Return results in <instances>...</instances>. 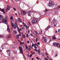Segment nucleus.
Returning a JSON list of instances; mask_svg holds the SVG:
<instances>
[{
  "label": "nucleus",
  "instance_id": "60",
  "mask_svg": "<svg viewBox=\"0 0 60 60\" xmlns=\"http://www.w3.org/2000/svg\"><path fill=\"white\" fill-rule=\"evenodd\" d=\"M57 30H56V33H57Z\"/></svg>",
  "mask_w": 60,
  "mask_h": 60
},
{
  "label": "nucleus",
  "instance_id": "63",
  "mask_svg": "<svg viewBox=\"0 0 60 60\" xmlns=\"http://www.w3.org/2000/svg\"><path fill=\"white\" fill-rule=\"evenodd\" d=\"M25 46L26 47L27 46V45H25Z\"/></svg>",
  "mask_w": 60,
  "mask_h": 60
},
{
  "label": "nucleus",
  "instance_id": "19",
  "mask_svg": "<svg viewBox=\"0 0 60 60\" xmlns=\"http://www.w3.org/2000/svg\"><path fill=\"white\" fill-rule=\"evenodd\" d=\"M20 44H21V45H22V44H25V43L23 42L22 43V42L21 41L20 42Z\"/></svg>",
  "mask_w": 60,
  "mask_h": 60
},
{
  "label": "nucleus",
  "instance_id": "28",
  "mask_svg": "<svg viewBox=\"0 0 60 60\" xmlns=\"http://www.w3.org/2000/svg\"><path fill=\"white\" fill-rule=\"evenodd\" d=\"M58 9H60V6H58L57 7V8H56V9L57 10Z\"/></svg>",
  "mask_w": 60,
  "mask_h": 60
},
{
  "label": "nucleus",
  "instance_id": "50",
  "mask_svg": "<svg viewBox=\"0 0 60 60\" xmlns=\"http://www.w3.org/2000/svg\"><path fill=\"white\" fill-rule=\"evenodd\" d=\"M27 43H29V41H27Z\"/></svg>",
  "mask_w": 60,
  "mask_h": 60
},
{
  "label": "nucleus",
  "instance_id": "16",
  "mask_svg": "<svg viewBox=\"0 0 60 60\" xmlns=\"http://www.w3.org/2000/svg\"><path fill=\"white\" fill-rule=\"evenodd\" d=\"M33 33L36 36H37V32L34 31L33 32Z\"/></svg>",
  "mask_w": 60,
  "mask_h": 60
},
{
  "label": "nucleus",
  "instance_id": "5",
  "mask_svg": "<svg viewBox=\"0 0 60 60\" xmlns=\"http://www.w3.org/2000/svg\"><path fill=\"white\" fill-rule=\"evenodd\" d=\"M26 11H21V14L22 15H25V14H26Z\"/></svg>",
  "mask_w": 60,
  "mask_h": 60
},
{
  "label": "nucleus",
  "instance_id": "30",
  "mask_svg": "<svg viewBox=\"0 0 60 60\" xmlns=\"http://www.w3.org/2000/svg\"><path fill=\"white\" fill-rule=\"evenodd\" d=\"M18 29L19 30V31H22V29H21V28L19 29V28H18Z\"/></svg>",
  "mask_w": 60,
  "mask_h": 60
},
{
  "label": "nucleus",
  "instance_id": "15",
  "mask_svg": "<svg viewBox=\"0 0 60 60\" xmlns=\"http://www.w3.org/2000/svg\"><path fill=\"white\" fill-rule=\"evenodd\" d=\"M18 20L19 22H20V23H21V22H22V20H21V19H20L19 18H18Z\"/></svg>",
  "mask_w": 60,
  "mask_h": 60
},
{
  "label": "nucleus",
  "instance_id": "22",
  "mask_svg": "<svg viewBox=\"0 0 60 60\" xmlns=\"http://www.w3.org/2000/svg\"><path fill=\"white\" fill-rule=\"evenodd\" d=\"M11 35H9L8 36V38H11Z\"/></svg>",
  "mask_w": 60,
  "mask_h": 60
},
{
  "label": "nucleus",
  "instance_id": "34",
  "mask_svg": "<svg viewBox=\"0 0 60 60\" xmlns=\"http://www.w3.org/2000/svg\"><path fill=\"white\" fill-rule=\"evenodd\" d=\"M36 42H38V38H36Z\"/></svg>",
  "mask_w": 60,
  "mask_h": 60
},
{
  "label": "nucleus",
  "instance_id": "4",
  "mask_svg": "<svg viewBox=\"0 0 60 60\" xmlns=\"http://www.w3.org/2000/svg\"><path fill=\"white\" fill-rule=\"evenodd\" d=\"M11 23L12 24L11 25L13 27H14V28H15V29H16V28H17V27L18 26L17 25H16V26L15 25H13V23H12V21H11Z\"/></svg>",
  "mask_w": 60,
  "mask_h": 60
},
{
  "label": "nucleus",
  "instance_id": "27",
  "mask_svg": "<svg viewBox=\"0 0 60 60\" xmlns=\"http://www.w3.org/2000/svg\"><path fill=\"white\" fill-rule=\"evenodd\" d=\"M2 19V22H3V23H4V19Z\"/></svg>",
  "mask_w": 60,
  "mask_h": 60
},
{
  "label": "nucleus",
  "instance_id": "48",
  "mask_svg": "<svg viewBox=\"0 0 60 60\" xmlns=\"http://www.w3.org/2000/svg\"><path fill=\"white\" fill-rule=\"evenodd\" d=\"M36 58L38 60H39V58H38V57H36Z\"/></svg>",
  "mask_w": 60,
  "mask_h": 60
},
{
  "label": "nucleus",
  "instance_id": "31",
  "mask_svg": "<svg viewBox=\"0 0 60 60\" xmlns=\"http://www.w3.org/2000/svg\"><path fill=\"white\" fill-rule=\"evenodd\" d=\"M16 2H19V1H20L21 0H15Z\"/></svg>",
  "mask_w": 60,
  "mask_h": 60
},
{
  "label": "nucleus",
  "instance_id": "36",
  "mask_svg": "<svg viewBox=\"0 0 60 60\" xmlns=\"http://www.w3.org/2000/svg\"><path fill=\"white\" fill-rule=\"evenodd\" d=\"M34 48H35V49H37L38 48L37 47H36L35 46H34Z\"/></svg>",
  "mask_w": 60,
  "mask_h": 60
},
{
  "label": "nucleus",
  "instance_id": "14",
  "mask_svg": "<svg viewBox=\"0 0 60 60\" xmlns=\"http://www.w3.org/2000/svg\"><path fill=\"white\" fill-rule=\"evenodd\" d=\"M57 47H58V48H60V45L59 43H58L57 44L56 46Z\"/></svg>",
  "mask_w": 60,
  "mask_h": 60
},
{
  "label": "nucleus",
  "instance_id": "51",
  "mask_svg": "<svg viewBox=\"0 0 60 60\" xmlns=\"http://www.w3.org/2000/svg\"><path fill=\"white\" fill-rule=\"evenodd\" d=\"M13 9H14V10L15 11H16V9L14 8H13Z\"/></svg>",
  "mask_w": 60,
  "mask_h": 60
},
{
  "label": "nucleus",
  "instance_id": "37",
  "mask_svg": "<svg viewBox=\"0 0 60 60\" xmlns=\"http://www.w3.org/2000/svg\"><path fill=\"white\" fill-rule=\"evenodd\" d=\"M34 50L35 51H36V52H38V50L36 49H34Z\"/></svg>",
  "mask_w": 60,
  "mask_h": 60
},
{
  "label": "nucleus",
  "instance_id": "7",
  "mask_svg": "<svg viewBox=\"0 0 60 60\" xmlns=\"http://www.w3.org/2000/svg\"><path fill=\"white\" fill-rule=\"evenodd\" d=\"M52 22L55 26H56V25H57V22L55 21H53Z\"/></svg>",
  "mask_w": 60,
  "mask_h": 60
},
{
  "label": "nucleus",
  "instance_id": "43",
  "mask_svg": "<svg viewBox=\"0 0 60 60\" xmlns=\"http://www.w3.org/2000/svg\"><path fill=\"white\" fill-rule=\"evenodd\" d=\"M32 46L33 47H34V43H32Z\"/></svg>",
  "mask_w": 60,
  "mask_h": 60
},
{
  "label": "nucleus",
  "instance_id": "9",
  "mask_svg": "<svg viewBox=\"0 0 60 60\" xmlns=\"http://www.w3.org/2000/svg\"><path fill=\"white\" fill-rule=\"evenodd\" d=\"M4 16L1 15H0V19H4Z\"/></svg>",
  "mask_w": 60,
  "mask_h": 60
},
{
  "label": "nucleus",
  "instance_id": "38",
  "mask_svg": "<svg viewBox=\"0 0 60 60\" xmlns=\"http://www.w3.org/2000/svg\"><path fill=\"white\" fill-rule=\"evenodd\" d=\"M16 38L17 39H18V40H19V37H18L17 36L16 37Z\"/></svg>",
  "mask_w": 60,
  "mask_h": 60
},
{
  "label": "nucleus",
  "instance_id": "13",
  "mask_svg": "<svg viewBox=\"0 0 60 60\" xmlns=\"http://www.w3.org/2000/svg\"><path fill=\"white\" fill-rule=\"evenodd\" d=\"M0 10H1V11L4 13H5V11H4V9H2L0 8Z\"/></svg>",
  "mask_w": 60,
  "mask_h": 60
},
{
  "label": "nucleus",
  "instance_id": "35",
  "mask_svg": "<svg viewBox=\"0 0 60 60\" xmlns=\"http://www.w3.org/2000/svg\"><path fill=\"white\" fill-rule=\"evenodd\" d=\"M4 20V21L5 22H7V19H5Z\"/></svg>",
  "mask_w": 60,
  "mask_h": 60
},
{
  "label": "nucleus",
  "instance_id": "54",
  "mask_svg": "<svg viewBox=\"0 0 60 60\" xmlns=\"http://www.w3.org/2000/svg\"><path fill=\"white\" fill-rule=\"evenodd\" d=\"M27 56H28V57H30V56H29V54H28L27 55Z\"/></svg>",
  "mask_w": 60,
  "mask_h": 60
},
{
  "label": "nucleus",
  "instance_id": "56",
  "mask_svg": "<svg viewBox=\"0 0 60 60\" xmlns=\"http://www.w3.org/2000/svg\"><path fill=\"white\" fill-rule=\"evenodd\" d=\"M45 11H49V10H47V9H46L45 10Z\"/></svg>",
  "mask_w": 60,
  "mask_h": 60
},
{
  "label": "nucleus",
  "instance_id": "18",
  "mask_svg": "<svg viewBox=\"0 0 60 60\" xmlns=\"http://www.w3.org/2000/svg\"><path fill=\"white\" fill-rule=\"evenodd\" d=\"M50 28V26H48L45 29L46 30H47L48 29H49V28Z\"/></svg>",
  "mask_w": 60,
  "mask_h": 60
},
{
  "label": "nucleus",
  "instance_id": "61",
  "mask_svg": "<svg viewBox=\"0 0 60 60\" xmlns=\"http://www.w3.org/2000/svg\"><path fill=\"white\" fill-rule=\"evenodd\" d=\"M14 59V58H12V60H13Z\"/></svg>",
  "mask_w": 60,
  "mask_h": 60
},
{
  "label": "nucleus",
  "instance_id": "12",
  "mask_svg": "<svg viewBox=\"0 0 60 60\" xmlns=\"http://www.w3.org/2000/svg\"><path fill=\"white\" fill-rule=\"evenodd\" d=\"M7 27H8V28H7V30H8V32L9 33H10V32H11V30H10V29H9L8 26Z\"/></svg>",
  "mask_w": 60,
  "mask_h": 60
},
{
  "label": "nucleus",
  "instance_id": "46",
  "mask_svg": "<svg viewBox=\"0 0 60 60\" xmlns=\"http://www.w3.org/2000/svg\"><path fill=\"white\" fill-rule=\"evenodd\" d=\"M30 35L31 36H33V34H30Z\"/></svg>",
  "mask_w": 60,
  "mask_h": 60
},
{
  "label": "nucleus",
  "instance_id": "40",
  "mask_svg": "<svg viewBox=\"0 0 60 60\" xmlns=\"http://www.w3.org/2000/svg\"><path fill=\"white\" fill-rule=\"evenodd\" d=\"M23 37L22 38H25V35H24L23 36Z\"/></svg>",
  "mask_w": 60,
  "mask_h": 60
},
{
  "label": "nucleus",
  "instance_id": "21",
  "mask_svg": "<svg viewBox=\"0 0 60 60\" xmlns=\"http://www.w3.org/2000/svg\"><path fill=\"white\" fill-rule=\"evenodd\" d=\"M14 52L15 54H17V51L15 50L14 51Z\"/></svg>",
  "mask_w": 60,
  "mask_h": 60
},
{
  "label": "nucleus",
  "instance_id": "17",
  "mask_svg": "<svg viewBox=\"0 0 60 60\" xmlns=\"http://www.w3.org/2000/svg\"><path fill=\"white\" fill-rule=\"evenodd\" d=\"M10 9L11 8L10 7V6H8L7 7V8L6 10L7 11H8L7 10H10Z\"/></svg>",
  "mask_w": 60,
  "mask_h": 60
},
{
  "label": "nucleus",
  "instance_id": "6",
  "mask_svg": "<svg viewBox=\"0 0 60 60\" xmlns=\"http://www.w3.org/2000/svg\"><path fill=\"white\" fill-rule=\"evenodd\" d=\"M19 49H20V50L21 52H20V53H21V54H22L23 53V49H22V48H21V47H19Z\"/></svg>",
  "mask_w": 60,
  "mask_h": 60
},
{
  "label": "nucleus",
  "instance_id": "29",
  "mask_svg": "<svg viewBox=\"0 0 60 60\" xmlns=\"http://www.w3.org/2000/svg\"><path fill=\"white\" fill-rule=\"evenodd\" d=\"M0 37L1 38H2V37H4V35L0 34Z\"/></svg>",
  "mask_w": 60,
  "mask_h": 60
},
{
  "label": "nucleus",
  "instance_id": "58",
  "mask_svg": "<svg viewBox=\"0 0 60 60\" xmlns=\"http://www.w3.org/2000/svg\"><path fill=\"white\" fill-rule=\"evenodd\" d=\"M28 49L29 50H31V49L30 48H28Z\"/></svg>",
  "mask_w": 60,
  "mask_h": 60
},
{
  "label": "nucleus",
  "instance_id": "55",
  "mask_svg": "<svg viewBox=\"0 0 60 60\" xmlns=\"http://www.w3.org/2000/svg\"><path fill=\"white\" fill-rule=\"evenodd\" d=\"M40 53V51L39 50L38 51V53Z\"/></svg>",
  "mask_w": 60,
  "mask_h": 60
},
{
  "label": "nucleus",
  "instance_id": "2",
  "mask_svg": "<svg viewBox=\"0 0 60 60\" xmlns=\"http://www.w3.org/2000/svg\"><path fill=\"white\" fill-rule=\"evenodd\" d=\"M38 19L36 18H35L33 19L32 20V23L34 24V23H37L38 22Z\"/></svg>",
  "mask_w": 60,
  "mask_h": 60
},
{
  "label": "nucleus",
  "instance_id": "3",
  "mask_svg": "<svg viewBox=\"0 0 60 60\" xmlns=\"http://www.w3.org/2000/svg\"><path fill=\"white\" fill-rule=\"evenodd\" d=\"M42 40L43 42L44 43H46L47 42V38L45 37H42Z\"/></svg>",
  "mask_w": 60,
  "mask_h": 60
},
{
  "label": "nucleus",
  "instance_id": "59",
  "mask_svg": "<svg viewBox=\"0 0 60 60\" xmlns=\"http://www.w3.org/2000/svg\"><path fill=\"white\" fill-rule=\"evenodd\" d=\"M2 50H1V49H0V52H2Z\"/></svg>",
  "mask_w": 60,
  "mask_h": 60
},
{
  "label": "nucleus",
  "instance_id": "23",
  "mask_svg": "<svg viewBox=\"0 0 60 60\" xmlns=\"http://www.w3.org/2000/svg\"><path fill=\"white\" fill-rule=\"evenodd\" d=\"M24 26L25 27H26V28H27V25L26 24V23H25L24 24Z\"/></svg>",
  "mask_w": 60,
  "mask_h": 60
},
{
  "label": "nucleus",
  "instance_id": "57",
  "mask_svg": "<svg viewBox=\"0 0 60 60\" xmlns=\"http://www.w3.org/2000/svg\"><path fill=\"white\" fill-rule=\"evenodd\" d=\"M38 45H40V42H38Z\"/></svg>",
  "mask_w": 60,
  "mask_h": 60
},
{
  "label": "nucleus",
  "instance_id": "11",
  "mask_svg": "<svg viewBox=\"0 0 60 60\" xmlns=\"http://www.w3.org/2000/svg\"><path fill=\"white\" fill-rule=\"evenodd\" d=\"M58 43L57 42H54L53 44V45L54 46H56V45Z\"/></svg>",
  "mask_w": 60,
  "mask_h": 60
},
{
  "label": "nucleus",
  "instance_id": "45",
  "mask_svg": "<svg viewBox=\"0 0 60 60\" xmlns=\"http://www.w3.org/2000/svg\"><path fill=\"white\" fill-rule=\"evenodd\" d=\"M26 49H28V47L27 46H26Z\"/></svg>",
  "mask_w": 60,
  "mask_h": 60
},
{
  "label": "nucleus",
  "instance_id": "8",
  "mask_svg": "<svg viewBox=\"0 0 60 60\" xmlns=\"http://www.w3.org/2000/svg\"><path fill=\"white\" fill-rule=\"evenodd\" d=\"M6 52H7L8 54V55L9 56H10V55L11 54V52H10V50H7L6 51Z\"/></svg>",
  "mask_w": 60,
  "mask_h": 60
},
{
  "label": "nucleus",
  "instance_id": "52",
  "mask_svg": "<svg viewBox=\"0 0 60 60\" xmlns=\"http://www.w3.org/2000/svg\"><path fill=\"white\" fill-rule=\"evenodd\" d=\"M57 55H58L57 54H56V55L55 56V57H56V56H57Z\"/></svg>",
  "mask_w": 60,
  "mask_h": 60
},
{
  "label": "nucleus",
  "instance_id": "1",
  "mask_svg": "<svg viewBox=\"0 0 60 60\" xmlns=\"http://www.w3.org/2000/svg\"><path fill=\"white\" fill-rule=\"evenodd\" d=\"M48 6L50 7V6H53L55 5V4L54 2H52V1H49V3L48 4Z\"/></svg>",
  "mask_w": 60,
  "mask_h": 60
},
{
  "label": "nucleus",
  "instance_id": "64",
  "mask_svg": "<svg viewBox=\"0 0 60 60\" xmlns=\"http://www.w3.org/2000/svg\"><path fill=\"white\" fill-rule=\"evenodd\" d=\"M28 32H30V30H28Z\"/></svg>",
  "mask_w": 60,
  "mask_h": 60
},
{
  "label": "nucleus",
  "instance_id": "42",
  "mask_svg": "<svg viewBox=\"0 0 60 60\" xmlns=\"http://www.w3.org/2000/svg\"><path fill=\"white\" fill-rule=\"evenodd\" d=\"M32 56H33V55L32 54H31L30 55V57H31Z\"/></svg>",
  "mask_w": 60,
  "mask_h": 60
},
{
  "label": "nucleus",
  "instance_id": "39",
  "mask_svg": "<svg viewBox=\"0 0 60 60\" xmlns=\"http://www.w3.org/2000/svg\"><path fill=\"white\" fill-rule=\"evenodd\" d=\"M45 59L46 60H48V58H46L45 57Z\"/></svg>",
  "mask_w": 60,
  "mask_h": 60
},
{
  "label": "nucleus",
  "instance_id": "24",
  "mask_svg": "<svg viewBox=\"0 0 60 60\" xmlns=\"http://www.w3.org/2000/svg\"><path fill=\"white\" fill-rule=\"evenodd\" d=\"M17 23H18V22L17 21H15V25H16V26H17Z\"/></svg>",
  "mask_w": 60,
  "mask_h": 60
},
{
  "label": "nucleus",
  "instance_id": "53",
  "mask_svg": "<svg viewBox=\"0 0 60 60\" xmlns=\"http://www.w3.org/2000/svg\"><path fill=\"white\" fill-rule=\"evenodd\" d=\"M45 54L47 56H48V54H47V53H45Z\"/></svg>",
  "mask_w": 60,
  "mask_h": 60
},
{
  "label": "nucleus",
  "instance_id": "10",
  "mask_svg": "<svg viewBox=\"0 0 60 60\" xmlns=\"http://www.w3.org/2000/svg\"><path fill=\"white\" fill-rule=\"evenodd\" d=\"M31 11H29L28 12L27 14L28 16H31Z\"/></svg>",
  "mask_w": 60,
  "mask_h": 60
},
{
  "label": "nucleus",
  "instance_id": "41",
  "mask_svg": "<svg viewBox=\"0 0 60 60\" xmlns=\"http://www.w3.org/2000/svg\"><path fill=\"white\" fill-rule=\"evenodd\" d=\"M26 37H27V38L28 37V34H26Z\"/></svg>",
  "mask_w": 60,
  "mask_h": 60
},
{
  "label": "nucleus",
  "instance_id": "44",
  "mask_svg": "<svg viewBox=\"0 0 60 60\" xmlns=\"http://www.w3.org/2000/svg\"><path fill=\"white\" fill-rule=\"evenodd\" d=\"M10 19H13V17L11 16L10 17Z\"/></svg>",
  "mask_w": 60,
  "mask_h": 60
},
{
  "label": "nucleus",
  "instance_id": "62",
  "mask_svg": "<svg viewBox=\"0 0 60 60\" xmlns=\"http://www.w3.org/2000/svg\"><path fill=\"white\" fill-rule=\"evenodd\" d=\"M19 31V33L20 34V33H21V32H20V31Z\"/></svg>",
  "mask_w": 60,
  "mask_h": 60
},
{
  "label": "nucleus",
  "instance_id": "25",
  "mask_svg": "<svg viewBox=\"0 0 60 60\" xmlns=\"http://www.w3.org/2000/svg\"><path fill=\"white\" fill-rule=\"evenodd\" d=\"M17 33V31L16 30H14L13 32V33L14 34H16Z\"/></svg>",
  "mask_w": 60,
  "mask_h": 60
},
{
  "label": "nucleus",
  "instance_id": "26",
  "mask_svg": "<svg viewBox=\"0 0 60 60\" xmlns=\"http://www.w3.org/2000/svg\"><path fill=\"white\" fill-rule=\"evenodd\" d=\"M42 33V31H41L39 32V34H41V33Z\"/></svg>",
  "mask_w": 60,
  "mask_h": 60
},
{
  "label": "nucleus",
  "instance_id": "20",
  "mask_svg": "<svg viewBox=\"0 0 60 60\" xmlns=\"http://www.w3.org/2000/svg\"><path fill=\"white\" fill-rule=\"evenodd\" d=\"M52 38L53 39H56V38L55 37V36L54 35L53 37H52Z\"/></svg>",
  "mask_w": 60,
  "mask_h": 60
},
{
  "label": "nucleus",
  "instance_id": "49",
  "mask_svg": "<svg viewBox=\"0 0 60 60\" xmlns=\"http://www.w3.org/2000/svg\"><path fill=\"white\" fill-rule=\"evenodd\" d=\"M41 55V53L40 52L38 53V55Z\"/></svg>",
  "mask_w": 60,
  "mask_h": 60
},
{
  "label": "nucleus",
  "instance_id": "32",
  "mask_svg": "<svg viewBox=\"0 0 60 60\" xmlns=\"http://www.w3.org/2000/svg\"><path fill=\"white\" fill-rule=\"evenodd\" d=\"M57 13V11H55V12H54V14H56V13Z\"/></svg>",
  "mask_w": 60,
  "mask_h": 60
},
{
  "label": "nucleus",
  "instance_id": "47",
  "mask_svg": "<svg viewBox=\"0 0 60 60\" xmlns=\"http://www.w3.org/2000/svg\"><path fill=\"white\" fill-rule=\"evenodd\" d=\"M58 32H59V33H60V29H59Z\"/></svg>",
  "mask_w": 60,
  "mask_h": 60
},
{
  "label": "nucleus",
  "instance_id": "33",
  "mask_svg": "<svg viewBox=\"0 0 60 60\" xmlns=\"http://www.w3.org/2000/svg\"><path fill=\"white\" fill-rule=\"evenodd\" d=\"M21 34H19L18 35H17V36L18 37H19V36H21Z\"/></svg>",
  "mask_w": 60,
  "mask_h": 60
}]
</instances>
